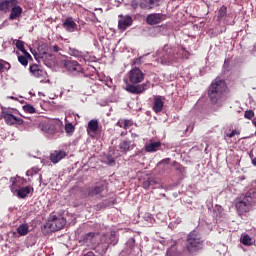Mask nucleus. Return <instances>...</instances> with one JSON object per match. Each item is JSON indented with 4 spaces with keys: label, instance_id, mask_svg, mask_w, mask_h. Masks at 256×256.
<instances>
[{
    "label": "nucleus",
    "instance_id": "7ed1b4c3",
    "mask_svg": "<svg viewBox=\"0 0 256 256\" xmlns=\"http://www.w3.org/2000/svg\"><path fill=\"white\" fill-rule=\"evenodd\" d=\"M238 215L243 216L251 212L253 205L256 203V191L249 190L240 195L234 201Z\"/></svg>",
    "mask_w": 256,
    "mask_h": 256
},
{
    "label": "nucleus",
    "instance_id": "423d86ee",
    "mask_svg": "<svg viewBox=\"0 0 256 256\" xmlns=\"http://www.w3.org/2000/svg\"><path fill=\"white\" fill-rule=\"evenodd\" d=\"M10 183H12V187H10V189L12 192H16L19 199H25L30 195L31 190L33 191V188L30 186L21 187V185L26 184V180L24 178L12 177L10 178Z\"/></svg>",
    "mask_w": 256,
    "mask_h": 256
},
{
    "label": "nucleus",
    "instance_id": "2f4dec72",
    "mask_svg": "<svg viewBox=\"0 0 256 256\" xmlns=\"http://www.w3.org/2000/svg\"><path fill=\"white\" fill-rule=\"evenodd\" d=\"M23 111L29 114H34L36 113V108L33 107L31 104H26L25 106H23Z\"/></svg>",
    "mask_w": 256,
    "mask_h": 256
},
{
    "label": "nucleus",
    "instance_id": "c85d7f7f",
    "mask_svg": "<svg viewBox=\"0 0 256 256\" xmlns=\"http://www.w3.org/2000/svg\"><path fill=\"white\" fill-rule=\"evenodd\" d=\"M16 231L20 236H25L29 233V226L22 224L16 229Z\"/></svg>",
    "mask_w": 256,
    "mask_h": 256
},
{
    "label": "nucleus",
    "instance_id": "c03bdc74",
    "mask_svg": "<svg viewBox=\"0 0 256 256\" xmlns=\"http://www.w3.org/2000/svg\"><path fill=\"white\" fill-rule=\"evenodd\" d=\"M53 52H59V46H57V45H54L53 46Z\"/></svg>",
    "mask_w": 256,
    "mask_h": 256
},
{
    "label": "nucleus",
    "instance_id": "603ef678",
    "mask_svg": "<svg viewBox=\"0 0 256 256\" xmlns=\"http://www.w3.org/2000/svg\"><path fill=\"white\" fill-rule=\"evenodd\" d=\"M10 99H14V97H10Z\"/></svg>",
    "mask_w": 256,
    "mask_h": 256
},
{
    "label": "nucleus",
    "instance_id": "c756f323",
    "mask_svg": "<svg viewBox=\"0 0 256 256\" xmlns=\"http://www.w3.org/2000/svg\"><path fill=\"white\" fill-rule=\"evenodd\" d=\"M227 13H228V8L226 7V5H222V7L219 8V10H218V20L224 19V17H226Z\"/></svg>",
    "mask_w": 256,
    "mask_h": 256
},
{
    "label": "nucleus",
    "instance_id": "c9c22d12",
    "mask_svg": "<svg viewBox=\"0 0 256 256\" xmlns=\"http://www.w3.org/2000/svg\"><path fill=\"white\" fill-rule=\"evenodd\" d=\"M75 131V127L72 123L65 124V132L66 133H73Z\"/></svg>",
    "mask_w": 256,
    "mask_h": 256
},
{
    "label": "nucleus",
    "instance_id": "4468645a",
    "mask_svg": "<svg viewBox=\"0 0 256 256\" xmlns=\"http://www.w3.org/2000/svg\"><path fill=\"white\" fill-rule=\"evenodd\" d=\"M65 31L73 33L78 30V24L74 22L72 17L66 18L62 24Z\"/></svg>",
    "mask_w": 256,
    "mask_h": 256
},
{
    "label": "nucleus",
    "instance_id": "1a4fd4ad",
    "mask_svg": "<svg viewBox=\"0 0 256 256\" xmlns=\"http://www.w3.org/2000/svg\"><path fill=\"white\" fill-rule=\"evenodd\" d=\"M66 225L65 217H57L56 215L50 216L49 228L52 232L62 230Z\"/></svg>",
    "mask_w": 256,
    "mask_h": 256
},
{
    "label": "nucleus",
    "instance_id": "dca6fc26",
    "mask_svg": "<svg viewBox=\"0 0 256 256\" xmlns=\"http://www.w3.org/2000/svg\"><path fill=\"white\" fill-rule=\"evenodd\" d=\"M29 72H31L32 76L36 78H43L45 75H47V72L44 71L38 64H32L29 66Z\"/></svg>",
    "mask_w": 256,
    "mask_h": 256
},
{
    "label": "nucleus",
    "instance_id": "4c0bfd02",
    "mask_svg": "<svg viewBox=\"0 0 256 256\" xmlns=\"http://www.w3.org/2000/svg\"><path fill=\"white\" fill-rule=\"evenodd\" d=\"M123 124V129L128 130L131 126H133V121L123 119Z\"/></svg>",
    "mask_w": 256,
    "mask_h": 256
},
{
    "label": "nucleus",
    "instance_id": "7c9ffc66",
    "mask_svg": "<svg viewBox=\"0 0 256 256\" xmlns=\"http://www.w3.org/2000/svg\"><path fill=\"white\" fill-rule=\"evenodd\" d=\"M9 69H11V64H9L3 59H0V72H6Z\"/></svg>",
    "mask_w": 256,
    "mask_h": 256
},
{
    "label": "nucleus",
    "instance_id": "37998d69",
    "mask_svg": "<svg viewBox=\"0 0 256 256\" xmlns=\"http://www.w3.org/2000/svg\"><path fill=\"white\" fill-rule=\"evenodd\" d=\"M117 126H118L119 128H123V129H124V122H123V119L118 120Z\"/></svg>",
    "mask_w": 256,
    "mask_h": 256
},
{
    "label": "nucleus",
    "instance_id": "8fccbe9b",
    "mask_svg": "<svg viewBox=\"0 0 256 256\" xmlns=\"http://www.w3.org/2000/svg\"><path fill=\"white\" fill-rule=\"evenodd\" d=\"M6 0H0V4L5 3Z\"/></svg>",
    "mask_w": 256,
    "mask_h": 256
},
{
    "label": "nucleus",
    "instance_id": "de8ad7c7",
    "mask_svg": "<svg viewBox=\"0 0 256 256\" xmlns=\"http://www.w3.org/2000/svg\"><path fill=\"white\" fill-rule=\"evenodd\" d=\"M131 136H132V138H139V135H138V134L132 133Z\"/></svg>",
    "mask_w": 256,
    "mask_h": 256
},
{
    "label": "nucleus",
    "instance_id": "aec40b11",
    "mask_svg": "<svg viewBox=\"0 0 256 256\" xmlns=\"http://www.w3.org/2000/svg\"><path fill=\"white\" fill-rule=\"evenodd\" d=\"M135 144L131 145V141L129 140H122L119 144L120 152L127 154L130 150L135 148Z\"/></svg>",
    "mask_w": 256,
    "mask_h": 256
},
{
    "label": "nucleus",
    "instance_id": "6e6552de",
    "mask_svg": "<svg viewBox=\"0 0 256 256\" xmlns=\"http://www.w3.org/2000/svg\"><path fill=\"white\" fill-rule=\"evenodd\" d=\"M0 119L4 120V123H6L8 126H13V125L20 126L24 124V120L14 116L11 110L2 109L0 114Z\"/></svg>",
    "mask_w": 256,
    "mask_h": 256
},
{
    "label": "nucleus",
    "instance_id": "49530a36",
    "mask_svg": "<svg viewBox=\"0 0 256 256\" xmlns=\"http://www.w3.org/2000/svg\"><path fill=\"white\" fill-rule=\"evenodd\" d=\"M251 161H252V165L256 166V157L255 158H251Z\"/></svg>",
    "mask_w": 256,
    "mask_h": 256
},
{
    "label": "nucleus",
    "instance_id": "3c124183",
    "mask_svg": "<svg viewBox=\"0 0 256 256\" xmlns=\"http://www.w3.org/2000/svg\"><path fill=\"white\" fill-rule=\"evenodd\" d=\"M161 106H162V110H163V101H162V104H161Z\"/></svg>",
    "mask_w": 256,
    "mask_h": 256
},
{
    "label": "nucleus",
    "instance_id": "f03ea898",
    "mask_svg": "<svg viewBox=\"0 0 256 256\" xmlns=\"http://www.w3.org/2000/svg\"><path fill=\"white\" fill-rule=\"evenodd\" d=\"M144 79L145 75L142 73L140 68H132L129 71V82L131 84H126V92L134 95H140L142 93H145L148 87L147 84L134 85L141 83Z\"/></svg>",
    "mask_w": 256,
    "mask_h": 256
},
{
    "label": "nucleus",
    "instance_id": "ddd939ff",
    "mask_svg": "<svg viewBox=\"0 0 256 256\" xmlns=\"http://www.w3.org/2000/svg\"><path fill=\"white\" fill-rule=\"evenodd\" d=\"M64 67L68 72H82L83 67L75 60H65Z\"/></svg>",
    "mask_w": 256,
    "mask_h": 256
},
{
    "label": "nucleus",
    "instance_id": "f704fd0d",
    "mask_svg": "<svg viewBox=\"0 0 256 256\" xmlns=\"http://www.w3.org/2000/svg\"><path fill=\"white\" fill-rule=\"evenodd\" d=\"M174 168L176 171H179L180 173H184L185 168L182 164L177 163V161H174Z\"/></svg>",
    "mask_w": 256,
    "mask_h": 256
},
{
    "label": "nucleus",
    "instance_id": "39448f33",
    "mask_svg": "<svg viewBox=\"0 0 256 256\" xmlns=\"http://www.w3.org/2000/svg\"><path fill=\"white\" fill-rule=\"evenodd\" d=\"M204 247V240L202 238L201 233L193 232L188 233L186 240V250L189 253H197L202 250Z\"/></svg>",
    "mask_w": 256,
    "mask_h": 256
},
{
    "label": "nucleus",
    "instance_id": "58836bf2",
    "mask_svg": "<svg viewBox=\"0 0 256 256\" xmlns=\"http://www.w3.org/2000/svg\"><path fill=\"white\" fill-rule=\"evenodd\" d=\"M190 57V52L189 50H186V49H182V59H189Z\"/></svg>",
    "mask_w": 256,
    "mask_h": 256
},
{
    "label": "nucleus",
    "instance_id": "5701e85b",
    "mask_svg": "<svg viewBox=\"0 0 256 256\" xmlns=\"http://www.w3.org/2000/svg\"><path fill=\"white\" fill-rule=\"evenodd\" d=\"M40 127H41V131H43L45 133H49V134L55 133V124L44 123V124H41Z\"/></svg>",
    "mask_w": 256,
    "mask_h": 256
},
{
    "label": "nucleus",
    "instance_id": "412c9836",
    "mask_svg": "<svg viewBox=\"0 0 256 256\" xmlns=\"http://www.w3.org/2000/svg\"><path fill=\"white\" fill-rule=\"evenodd\" d=\"M146 21L148 25H151V26L157 25L161 22V15L160 13L150 14L147 16Z\"/></svg>",
    "mask_w": 256,
    "mask_h": 256
},
{
    "label": "nucleus",
    "instance_id": "72a5a7b5",
    "mask_svg": "<svg viewBox=\"0 0 256 256\" xmlns=\"http://www.w3.org/2000/svg\"><path fill=\"white\" fill-rule=\"evenodd\" d=\"M244 118L246 119H253L255 118V112L252 109H249L244 112Z\"/></svg>",
    "mask_w": 256,
    "mask_h": 256
},
{
    "label": "nucleus",
    "instance_id": "2eb2a0df",
    "mask_svg": "<svg viewBox=\"0 0 256 256\" xmlns=\"http://www.w3.org/2000/svg\"><path fill=\"white\" fill-rule=\"evenodd\" d=\"M120 20L118 21V28L119 30H127L128 27H130L133 24V18L130 16L123 17L122 15H119Z\"/></svg>",
    "mask_w": 256,
    "mask_h": 256
},
{
    "label": "nucleus",
    "instance_id": "393cba45",
    "mask_svg": "<svg viewBox=\"0 0 256 256\" xmlns=\"http://www.w3.org/2000/svg\"><path fill=\"white\" fill-rule=\"evenodd\" d=\"M241 242L243 243V245L250 247L251 245H253V243H255V240H253L252 236L250 235H244L241 238Z\"/></svg>",
    "mask_w": 256,
    "mask_h": 256
},
{
    "label": "nucleus",
    "instance_id": "a19ab883",
    "mask_svg": "<svg viewBox=\"0 0 256 256\" xmlns=\"http://www.w3.org/2000/svg\"><path fill=\"white\" fill-rule=\"evenodd\" d=\"M71 55L74 57H81V52L77 49L71 50Z\"/></svg>",
    "mask_w": 256,
    "mask_h": 256
},
{
    "label": "nucleus",
    "instance_id": "f8f14e48",
    "mask_svg": "<svg viewBox=\"0 0 256 256\" xmlns=\"http://www.w3.org/2000/svg\"><path fill=\"white\" fill-rule=\"evenodd\" d=\"M140 182H141L142 188L145 190H148L149 187L157 184V181L154 179V177L146 173H142V175L140 176Z\"/></svg>",
    "mask_w": 256,
    "mask_h": 256
},
{
    "label": "nucleus",
    "instance_id": "a18cd8bd",
    "mask_svg": "<svg viewBox=\"0 0 256 256\" xmlns=\"http://www.w3.org/2000/svg\"><path fill=\"white\" fill-rule=\"evenodd\" d=\"M83 256H96V254H94L93 252H87Z\"/></svg>",
    "mask_w": 256,
    "mask_h": 256
},
{
    "label": "nucleus",
    "instance_id": "e433bc0d",
    "mask_svg": "<svg viewBox=\"0 0 256 256\" xmlns=\"http://www.w3.org/2000/svg\"><path fill=\"white\" fill-rule=\"evenodd\" d=\"M18 60H19V62H20V64H21L22 66H27V64H29V61H28L27 58H26L25 56H23V55H20V56L18 57Z\"/></svg>",
    "mask_w": 256,
    "mask_h": 256
},
{
    "label": "nucleus",
    "instance_id": "a211bd4d",
    "mask_svg": "<svg viewBox=\"0 0 256 256\" xmlns=\"http://www.w3.org/2000/svg\"><path fill=\"white\" fill-rule=\"evenodd\" d=\"M67 157V153L63 150H54L50 155V161L53 164L59 163L62 159Z\"/></svg>",
    "mask_w": 256,
    "mask_h": 256
},
{
    "label": "nucleus",
    "instance_id": "0eeeda50",
    "mask_svg": "<svg viewBox=\"0 0 256 256\" xmlns=\"http://www.w3.org/2000/svg\"><path fill=\"white\" fill-rule=\"evenodd\" d=\"M105 189H106L105 183L100 182V183L96 184L95 186L83 188L81 190V192H82V196L84 198L95 197L96 199L101 200L104 198L103 193H104Z\"/></svg>",
    "mask_w": 256,
    "mask_h": 256
},
{
    "label": "nucleus",
    "instance_id": "b1692460",
    "mask_svg": "<svg viewBox=\"0 0 256 256\" xmlns=\"http://www.w3.org/2000/svg\"><path fill=\"white\" fill-rule=\"evenodd\" d=\"M178 247L177 242H173L172 245L168 248L166 256H177Z\"/></svg>",
    "mask_w": 256,
    "mask_h": 256
},
{
    "label": "nucleus",
    "instance_id": "6ab92c4d",
    "mask_svg": "<svg viewBox=\"0 0 256 256\" xmlns=\"http://www.w3.org/2000/svg\"><path fill=\"white\" fill-rule=\"evenodd\" d=\"M162 57L164 62L174 61V50L169 45H164L162 50Z\"/></svg>",
    "mask_w": 256,
    "mask_h": 256
},
{
    "label": "nucleus",
    "instance_id": "9b49d317",
    "mask_svg": "<svg viewBox=\"0 0 256 256\" xmlns=\"http://www.w3.org/2000/svg\"><path fill=\"white\" fill-rule=\"evenodd\" d=\"M86 131L90 138L96 139V135L99 132V121L96 119L89 120Z\"/></svg>",
    "mask_w": 256,
    "mask_h": 256
},
{
    "label": "nucleus",
    "instance_id": "4be33fe9",
    "mask_svg": "<svg viewBox=\"0 0 256 256\" xmlns=\"http://www.w3.org/2000/svg\"><path fill=\"white\" fill-rule=\"evenodd\" d=\"M160 146H161L160 141L151 142L150 144H145L144 145V151L147 152V153H154V152L158 151Z\"/></svg>",
    "mask_w": 256,
    "mask_h": 256
},
{
    "label": "nucleus",
    "instance_id": "cd10ccee",
    "mask_svg": "<svg viewBox=\"0 0 256 256\" xmlns=\"http://www.w3.org/2000/svg\"><path fill=\"white\" fill-rule=\"evenodd\" d=\"M38 52H39V56L41 58H44V56H46L48 53V45L46 43L39 45Z\"/></svg>",
    "mask_w": 256,
    "mask_h": 256
},
{
    "label": "nucleus",
    "instance_id": "ea45409f",
    "mask_svg": "<svg viewBox=\"0 0 256 256\" xmlns=\"http://www.w3.org/2000/svg\"><path fill=\"white\" fill-rule=\"evenodd\" d=\"M236 134H240L239 131H237V129H233V131H231V133L226 134L227 138H234V136H236Z\"/></svg>",
    "mask_w": 256,
    "mask_h": 256
},
{
    "label": "nucleus",
    "instance_id": "79ce46f5",
    "mask_svg": "<svg viewBox=\"0 0 256 256\" xmlns=\"http://www.w3.org/2000/svg\"><path fill=\"white\" fill-rule=\"evenodd\" d=\"M134 244H135V239H134V238H131V239L128 241V245H129L130 249H133V248H134Z\"/></svg>",
    "mask_w": 256,
    "mask_h": 256
},
{
    "label": "nucleus",
    "instance_id": "f257e3e1",
    "mask_svg": "<svg viewBox=\"0 0 256 256\" xmlns=\"http://www.w3.org/2000/svg\"><path fill=\"white\" fill-rule=\"evenodd\" d=\"M227 88L226 82L219 77L212 81L208 89L210 103L222 106L224 101L227 99V96L225 95Z\"/></svg>",
    "mask_w": 256,
    "mask_h": 256
},
{
    "label": "nucleus",
    "instance_id": "20e7f679",
    "mask_svg": "<svg viewBox=\"0 0 256 256\" xmlns=\"http://www.w3.org/2000/svg\"><path fill=\"white\" fill-rule=\"evenodd\" d=\"M10 12L8 20L17 21L23 14V8L20 7L18 0H6L0 4V13Z\"/></svg>",
    "mask_w": 256,
    "mask_h": 256
},
{
    "label": "nucleus",
    "instance_id": "f3484780",
    "mask_svg": "<svg viewBox=\"0 0 256 256\" xmlns=\"http://www.w3.org/2000/svg\"><path fill=\"white\" fill-rule=\"evenodd\" d=\"M160 5V0H141L140 8L142 10H152Z\"/></svg>",
    "mask_w": 256,
    "mask_h": 256
},
{
    "label": "nucleus",
    "instance_id": "a878e982",
    "mask_svg": "<svg viewBox=\"0 0 256 256\" xmlns=\"http://www.w3.org/2000/svg\"><path fill=\"white\" fill-rule=\"evenodd\" d=\"M153 110H154L155 113H160L161 112V98H160V96H155Z\"/></svg>",
    "mask_w": 256,
    "mask_h": 256
},
{
    "label": "nucleus",
    "instance_id": "bb28decb",
    "mask_svg": "<svg viewBox=\"0 0 256 256\" xmlns=\"http://www.w3.org/2000/svg\"><path fill=\"white\" fill-rule=\"evenodd\" d=\"M14 43H15L16 48H17L19 51H21V52L27 54L28 57H31V55L26 52V49H25V46H24V42H23V41L14 40Z\"/></svg>",
    "mask_w": 256,
    "mask_h": 256
},
{
    "label": "nucleus",
    "instance_id": "473e14b6",
    "mask_svg": "<svg viewBox=\"0 0 256 256\" xmlns=\"http://www.w3.org/2000/svg\"><path fill=\"white\" fill-rule=\"evenodd\" d=\"M40 171H41V170H40L38 167H32V169L27 170L26 175H27L28 177H32L33 175L38 174Z\"/></svg>",
    "mask_w": 256,
    "mask_h": 256
},
{
    "label": "nucleus",
    "instance_id": "09e8293b",
    "mask_svg": "<svg viewBox=\"0 0 256 256\" xmlns=\"http://www.w3.org/2000/svg\"><path fill=\"white\" fill-rule=\"evenodd\" d=\"M252 123L254 124V126H256V118L252 119Z\"/></svg>",
    "mask_w": 256,
    "mask_h": 256
},
{
    "label": "nucleus",
    "instance_id": "9d476101",
    "mask_svg": "<svg viewBox=\"0 0 256 256\" xmlns=\"http://www.w3.org/2000/svg\"><path fill=\"white\" fill-rule=\"evenodd\" d=\"M99 236L96 232H88L81 237L80 243L87 245L88 247L95 246L97 244V237Z\"/></svg>",
    "mask_w": 256,
    "mask_h": 256
}]
</instances>
